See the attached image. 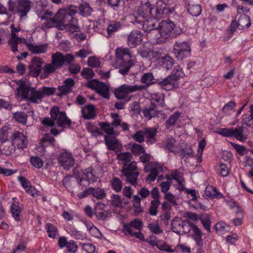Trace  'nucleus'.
Wrapping results in <instances>:
<instances>
[{"label":"nucleus","instance_id":"1","mask_svg":"<svg viewBox=\"0 0 253 253\" xmlns=\"http://www.w3.org/2000/svg\"><path fill=\"white\" fill-rule=\"evenodd\" d=\"M19 87L17 90L18 93L20 94L23 99L30 100L31 102L38 103L44 96H49L53 94L56 91V88L53 87L43 86L41 89L37 90L35 88L32 87L26 84L23 80H19L17 83Z\"/></svg>","mask_w":253,"mask_h":253},{"label":"nucleus","instance_id":"2","mask_svg":"<svg viewBox=\"0 0 253 253\" xmlns=\"http://www.w3.org/2000/svg\"><path fill=\"white\" fill-rule=\"evenodd\" d=\"M115 54L119 66V73L123 75H126L130 67L133 66L129 50L123 47L117 48L115 50Z\"/></svg>","mask_w":253,"mask_h":253},{"label":"nucleus","instance_id":"3","mask_svg":"<svg viewBox=\"0 0 253 253\" xmlns=\"http://www.w3.org/2000/svg\"><path fill=\"white\" fill-rule=\"evenodd\" d=\"M158 33L162 38L164 39H172L179 36L182 32V29L176 27L171 20H164L158 25Z\"/></svg>","mask_w":253,"mask_h":253},{"label":"nucleus","instance_id":"4","mask_svg":"<svg viewBox=\"0 0 253 253\" xmlns=\"http://www.w3.org/2000/svg\"><path fill=\"white\" fill-rule=\"evenodd\" d=\"M145 86H138V84L129 85L124 84L119 88L115 90V95L116 98L119 99H124L128 102L130 100L131 97H128V94L137 91L143 90Z\"/></svg>","mask_w":253,"mask_h":253},{"label":"nucleus","instance_id":"5","mask_svg":"<svg viewBox=\"0 0 253 253\" xmlns=\"http://www.w3.org/2000/svg\"><path fill=\"white\" fill-rule=\"evenodd\" d=\"M243 127L237 128H222L217 133L224 137H234L239 141H245L247 139V135L243 133Z\"/></svg>","mask_w":253,"mask_h":253},{"label":"nucleus","instance_id":"6","mask_svg":"<svg viewBox=\"0 0 253 253\" xmlns=\"http://www.w3.org/2000/svg\"><path fill=\"white\" fill-rule=\"evenodd\" d=\"M50 115L53 120L56 121L58 126L62 128L70 126L71 121L67 118L64 112H60L58 107L54 106L50 111Z\"/></svg>","mask_w":253,"mask_h":253},{"label":"nucleus","instance_id":"7","mask_svg":"<svg viewBox=\"0 0 253 253\" xmlns=\"http://www.w3.org/2000/svg\"><path fill=\"white\" fill-rule=\"evenodd\" d=\"M190 51L189 44L187 42H177L174 45L173 53L179 60H181L190 55Z\"/></svg>","mask_w":253,"mask_h":253},{"label":"nucleus","instance_id":"8","mask_svg":"<svg viewBox=\"0 0 253 253\" xmlns=\"http://www.w3.org/2000/svg\"><path fill=\"white\" fill-rule=\"evenodd\" d=\"M154 6L151 4L148 1L142 3L138 7L137 14L139 17L143 19L147 18H153Z\"/></svg>","mask_w":253,"mask_h":253},{"label":"nucleus","instance_id":"9","mask_svg":"<svg viewBox=\"0 0 253 253\" xmlns=\"http://www.w3.org/2000/svg\"><path fill=\"white\" fill-rule=\"evenodd\" d=\"M44 64L43 60L38 57L32 59V63L29 66L30 75L34 77H37L41 75L42 65Z\"/></svg>","mask_w":253,"mask_h":253},{"label":"nucleus","instance_id":"10","mask_svg":"<svg viewBox=\"0 0 253 253\" xmlns=\"http://www.w3.org/2000/svg\"><path fill=\"white\" fill-rule=\"evenodd\" d=\"M58 161L60 165L66 170L70 169L75 164V159L71 154L64 152L60 154Z\"/></svg>","mask_w":253,"mask_h":253},{"label":"nucleus","instance_id":"11","mask_svg":"<svg viewBox=\"0 0 253 253\" xmlns=\"http://www.w3.org/2000/svg\"><path fill=\"white\" fill-rule=\"evenodd\" d=\"M173 9H170L166 3H158L157 8H154L153 18H163L172 13Z\"/></svg>","mask_w":253,"mask_h":253},{"label":"nucleus","instance_id":"12","mask_svg":"<svg viewBox=\"0 0 253 253\" xmlns=\"http://www.w3.org/2000/svg\"><path fill=\"white\" fill-rule=\"evenodd\" d=\"M12 138L14 146H16L18 149H24L28 145V140L26 136L20 132H14Z\"/></svg>","mask_w":253,"mask_h":253},{"label":"nucleus","instance_id":"13","mask_svg":"<svg viewBox=\"0 0 253 253\" xmlns=\"http://www.w3.org/2000/svg\"><path fill=\"white\" fill-rule=\"evenodd\" d=\"M156 82H157L163 89L167 90H170L174 88H177L178 86L177 82L171 75L168 76L162 81L158 80Z\"/></svg>","mask_w":253,"mask_h":253},{"label":"nucleus","instance_id":"14","mask_svg":"<svg viewBox=\"0 0 253 253\" xmlns=\"http://www.w3.org/2000/svg\"><path fill=\"white\" fill-rule=\"evenodd\" d=\"M105 144L108 150L115 152L121 151L122 145L115 137L104 136Z\"/></svg>","mask_w":253,"mask_h":253},{"label":"nucleus","instance_id":"15","mask_svg":"<svg viewBox=\"0 0 253 253\" xmlns=\"http://www.w3.org/2000/svg\"><path fill=\"white\" fill-rule=\"evenodd\" d=\"M75 83L71 78L65 80L63 84L58 87L59 93L57 94L58 96L61 97L70 93L72 90V87L75 86Z\"/></svg>","mask_w":253,"mask_h":253},{"label":"nucleus","instance_id":"16","mask_svg":"<svg viewBox=\"0 0 253 253\" xmlns=\"http://www.w3.org/2000/svg\"><path fill=\"white\" fill-rule=\"evenodd\" d=\"M17 13L20 18L26 16L30 11L32 2L29 0H18L17 1Z\"/></svg>","mask_w":253,"mask_h":253},{"label":"nucleus","instance_id":"17","mask_svg":"<svg viewBox=\"0 0 253 253\" xmlns=\"http://www.w3.org/2000/svg\"><path fill=\"white\" fill-rule=\"evenodd\" d=\"M14 149L15 147L12 141L7 139H0V154L9 156Z\"/></svg>","mask_w":253,"mask_h":253},{"label":"nucleus","instance_id":"18","mask_svg":"<svg viewBox=\"0 0 253 253\" xmlns=\"http://www.w3.org/2000/svg\"><path fill=\"white\" fill-rule=\"evenodd\" d=\"M142 36L140 31L134 30L129 35L127 39V44L132 48L139 44L142 41Z\"/></svg>","mask_w":253,"mask_h":253},{"label":"nucleus","instance_id":"19","mask_svg":"<svg viewBox=\"0 0 253 253\" xmlns=\"http://www.w3.org/2000/svg\"><path fill=\"white\" fill-rule=\"evenodd\" d=\"M154 18H147L141 21L143 23V28L145 32H149L153 30H158V24L160 23Z\"/></svg>","mask_w":253,"mask_h":253},{"label":"nucleus","instance_id":"20","mask_svg":"<svg viewBox=\"0 0 253 253\" xmlns=\"http://www.w3.org/2000/svg\"><path fill=\"white\" fill-rule=\"evenodd\" d=\"M143 226L142 222L137 219H134L129 223H125L124 225V228L128 234H132L134 229L140 231Z\"/></svg>","mask_w":253,"mask_h":253},{"label":"nucleus","instance_id":"21","mask_svg":"<svg viewBox=\"0 0 253 253\" xmlns=\"http://www.w3.org/2000/svg\"><path fill=\"white\" fill-rule=\"evenodd\" d=\"M57 16L59 18V26L64 27V28L69 25V22L72 20L73 17L68 13L65 12L63 9L60 10L57 13Z\"/></svg>","mask_w":253,"mask_h":253},{"label":"nucleus","instance_id":"22","mask_svg":"<svg viewBox=\"0 0 253 253\" xmlns=\"http://www.w3.org/2000/svg\"><path fill=\"white\" fill-rule=\"evenodd\" d=\"M82 114L83 118L85 120L94 118L96 116L94 106L92 104H89L83 107Z\"/></svg>","mask_w":253,"mask_h":253},{"label":"nucleus","instance_id":"23","mask_svg":"<svg viewBox=\"0 0 253 253\" xmlns=\"http://www.w3.org/2000/svg\"><path fill=\"white\" fill-rule=\"evenodd\" d=\"M111 117L113 119L111 123V125L116 127L120 126L124 131H127L129 130L128 125L125 122H122V120L119 118V115L117 113H111Z\"/></svg>","mask_w":253,"mask_h":253},{"label":"nucleus","instance_id":"24","mask_svg":"<svg viewBox=\"0 0 253 253\" xmlns=\"http://www.w3.org/2000/svg\"><path fill=\"white\" fill-rule=\"evenodd\" d=\"M157 129L154 127H148L144 130L145 137L147 144H153L156 142V135Z\"/></svg>","mask_w":253,"mask_h":253},{"label":"nucleus","instance_id":"25","mask_svg":"<svg viewBox=\"0 0 253 253\" xmlns=\"http://www.w3.org/2000/svg\"><path fill=\"white\" fill-rule=\"evenodd\" d=\"M83 173V176L80 179L79 183L85 180L89 184L97 180V177L93 174L91 168L84 169Z\"/></svg>","mask_w":253,"mask_h":253},{"label":"nucleus","instance_id":"26","mask_svg":"<svg viewBox=\"0 0 253 253\" xmlns=\"http://www.w3.org/2000/svg\"><path fill=\"white\" fill-rule=\"evenodd\" d=\"M57 68L52 63H46L42 67L43 72L40 75V78L44 79L48 78L50 75L55 72Z\"/></svg>","mask_w":253,"mask_h":253},{"label":"nucleus","instance_id":"27","mask_svg":"<svg viewBox=\"0 0 253 253\" xmlns=\"http://www.w3.org/2000/svg\"><path fill=\"white\" fill-rule=\"evenodd\" d=\"M122 28V25L119 21H112L109 22L107 28V37H110Z\"/></svg>","mask_w":253,"mask_h":253},{"label":"nucleus","instance_id":"28","mask_svg":"<svg viewBox=\"0 0 253 253\" xmlns=\"http://www.w3.org/2000/svg\"><path fill=\"white\" fill-rule=\"evenodd\" d=\"M165 95L162 92H155L150 95L151 102H155L157 105L162 107L165 106Z\"/></svg>","mask_w":253,"mask_h":253},{"label":"nucleus","instance_id":"29","mask_svg":"<svg viewBox=\"0 0 253 253\" xmlns=\"http://www.w3.org/2000/svg\"><path fill=\"white\" fill-rule=\"evenodd\" d=\"M126 177V181L132 186L136 187L137 184L138 176L139 174L138 171L122 172Z\"/></svg>","mask_w":253,"mask_h":253},{"label":"nucleus","instance_id":"30","mask_svg":"<svg viewBox=\"0 0 253 253\" xmlns=\"http://www.w3.org/2000/svg\"><path fill=\"white\" fill-rule=\"evenodd\" d=\"M143 114L145 117L147 118L148 120H150L158 115V111L154 103L151 102L149 107L146 108L143 110Z\"/></svg>","mask_w":253,"mask_h":253},{"label":"nucleus","instance_id":"31","mask_svg":"<svg viewBox=\"0 0 253 253\" xmlns=\"http://www.w3.org/2000/svg\"><path fill=\"white\" fill-rule=\"evenodd\" d=\"M154 80V77L152 73H144L141 78V82L145 85H138V86H145L143 89H146L148 86L156 83L153 82Z\"/></svg>","mask_w":253,"mask_h":253},{"label":"nucleus","instance_id":"32","mask_svg":"<svg viewBox=\"0 0 253 253\" xmlns=\"http://www.w3.org/2000/svg\"><path fill=\"white\" fill-rule=\"evenodd\" d=\"M193 239L196 242V245L199 247L198 249L199 253H201L200 250L203 246V240L202 237V232L198 227H194L193 233Z\"/></svg>","mask_w":253,"mask_h":253},{"label":"nucleus","instance_id":"33","mask_svg":"<svg viewBox=\"0 0 253 253\" xmlns=\"http://www.w3.org/2000/svg\"><path fill=\"white\" fill-rule=\"evenodd\" d=\"M51 63L58 69L64 65L63 55L59 52L52 54Z\"/></svg>","mask_w":253,"mask_h":253},{"label":"nucleus","instance_id":"34","mask_svg":"<svg viewBox=\"0 0 253 253\" xmlns=\"http://www.w3.org/2000/svg\"><path fill=\"white\" fill-rule=\"evenodd\" d=\"M29 50L34 54H41L45 53L47 50V44L34 45L32 44L28 45Z\"/></svg>","mask_w":253,"mask_h":253},{"label":"nucleus","instance_id":"35","mask_svg":"<svg viewBox=\"0 0 253 253\" xmlns=\"http://www.w3.org/2000/svg\"><path fill=\"white\" fill-rule=\"evenodd\" d=\"M11 38L8 41V43L11 46L12 51L15 52L17 50V44L18 42H21V39L17 37L13 30H11Z\"/></svg>","mask_w":253,"mask_h":253},{"label":"nucleus","instance_id":"36","mask_svg":"<svg viewBox=\"0 0 253 253\" xmlns=\"http://www.w3.org/2000/svg\"><path fill=\"white\" fill-rule=\"evenodd\" d=\"M200 220L205 229L209 233L211 232V222L210 215L207 213L202 214L200 215Z\"/></svg>","mask_w":253,"mask_h":253},{"label":"nucleus","instance_id":"37","mask_svg":"<svg viewBox=\"0 0 253 253\" xmlns=\"http://www.w3.org/2000/svg\"><path fill=\"white\" fill-rule=\"evenodd\" d=\"M132 154L129 152H122L118 154L117 159L119 161L122 162L124 166L130 162L132 159Z\"/></svg>","mask_w":253,"mask_h":253},{"label":"nucleus","instance_id":"38","mask_svg":"<svg viewBox=\"0 0 253 253\" xmlns=\"http://www.w3.org/2000/svg\"><path fill=\"white\" fill-rule=\"evenodd\" d=\"M182 224L183 220L180 218L176 217L173 219L171 224L172 230L175 233L180 234L181 232Z\"/></svg>","mask_w":253,"mask_h":253},{"label":"nucleus","instance_id":"39","mask_svg":"<svg viewBox=\"0 0 253 253\" xmlns=\"http://www.w3.org/2000/svg\"><path fill=\"white\" fill-rule=\"evenodd\" d=\"M55 143V139L49 133L45 134L41 139L40 144L42 147H45L49 145L54 146Z\"/></svg>","mask_w":253,"mask_h":253},{"label":"nucleus","instance_id":"40","mask_svg":"<svg viewBox=\"0 0 253 253\" xmlns=\"http://www.w3.org/2000/svg\"><path fill=\"white\" fill-rule=\"evenodd\" d=\"M181 116V113L179 111H176L171 116H170L169 119L165 123V126L167 129H169L172 126H174L178 119Z\"/></svg>","mask_w":253,"mask_h":253},{"label":"nucleus","instance_id":"41","mask_svg":"<svg viewBox=\"0 0 253 253\" xmlns=\"http://www.w3.org/2000/svg\"><path fill=\"white\" fill-rule=\"evenodd\" d=\"M10 211L14 219L16 221H19L20 214L21 212V209L19 206V203H13L10 207Z\"/></svg>","mask_w":253,"mask_h":253},{"label":"nucleus","instance_id":"42","mask_svg":"<svg viewBox=\"0 0 253 253\" xmlns=\"http://www.w3.org/2000/svg\"><path fill=\"white\" fill-rule=\"evenodd\" d=\"M96 91L105 98H109V87L102 82L100 83L99 85H98Z\"/></svg>","mask_w":253,"mask_h":253},{"label":"nucleus","instance_id":"43","mask_svg":"<svg viewBox=\"0 0 253 253\" xmlns=\"http://www.w3.org/2000/svg\"><path fill=\"white\" fill-rule=\"evenodd\" d=\"M13 118L18 123L26 125L28 115L24 112H16L13 113Z\"/></svg>","mask_w":253,"mask_h":253},{"label":"nucleus","instance_id":"44","mask_svg":"<svg viewBox=\"0 0 253 253\" xmlns=\"http://www.w3.org/2000/svg\"><path fill=\"white\" fill-rule=\"evenodd\" d=\"M251 121H253V104L250 105L248 113L244 115L242 117L243 123L248 126H250L249 123Z\"/></svg>","mask_w":253,"mask_h":253},{"label":"nucleus","instance_id":"45","mask_svg":"<svg viewBox=\"0 0 253 253\" xmlns=\"http://www.w3.org/2000/svg\"><path fill=\"white\" fill-rule=\"evenodd\" d=\"M91 188V195L97 199H102L106 196V194L104 189L99 187Z\"/></svg>","mask_w":253,"mask_h":253},{"label":"nucleus","instance_id":"46","mask_svg":"<svg viewBox=\"0 0 253 253\" xmlns=\"http://www.w3.org/2000/svg\"><path fill=\"white\" fill-rule=\"evenodd\" d=\"M238 24L242 28H248L251 24L250 17L247 15H241L238 21Z\"/></svg>","mask_w":253,"mask_h":253},{"label":"nucleus","instance_id":"47","mask_svg":"<svg viewBox=\"0 0 253 253\" xmlns=\"http://www.w3.org/2000/svg\"><path fill=\"white\" fill-rule=\"evenodd\" d=\"M99 126L100 127V129L103 130L109 136L115 134V130L111 124H109L107 122H100Z\"/></svg>","mask_w":253,"mask_h":253},{"label":"nucleus","instance_id":"48","mask_svg":"<svg viewBox=\"0 0 253 253\" xmlns=\"http://www.w3.org/2000/svg\"><path fill=\"white\" fill-rule=\"evenodd\" d=\"M79 10L80 13L84 17L89 16L92 12V8L87 3L81 4L79 7Z\"/></svg>","mask_w":253,"mask_h":253},{"label":"nucleus","instance_id":"49","mask_svg":"<svg viewBox=\"0 0 253 253\" xmlns=\"http://www.w3.org/2000/svg\"><path fill=\"white\" fill-rule=\"evenodd\" d=\"M110 183L113 189L116 192H119L123 188V183L118 177H113L110 181Z\"/></svg>","mask_w":253,"mask_h":253},{"label":"nucleus","instance_id":"50","mask_svg":"<svg viewBox=\"0 0 253 253\" xmlns=\"http://www.w3.org/2000/svg\"><path fill=\"white\" fill-rule=\"evenodd\" d=\"M161 62L162 65L167 70L171 69L173 64V60L169 55L162 57Z\"/></svg>","mask_w":253,"mask_h":253},{"label":"nucleus","instance_id":"51","mask_svg":"<svg viewBox=\"0 0 253 253\" xmlns=\"http://www.w3.org/2000/svg\"><path fill=\"white\" fill-rule=\"evenodd\" d=\"M175 144V140L173 138H168L166 140L165 146L171 152L176 153L178 152V148Z\"/></svg>","mask_w":253,"mask_h":253},{"label":"nucleus","instance_id":"52","mask_svg":"<svg viewBox=\"0 0 253 253\" xmlns=\"http://www.w3.org/2000/svg\"><path fill=\"white\" fill-rule=\"evenodd\" d=\"M188 11L193 16H199L202 11V8L199 4H189Z\"/></svg>","mask_w":253,"mask_h":253},{"label":"nucleus","instance_id":"53","mask_svg":"<svg viewBox=\"0 0 253 253\" xmlns=\"http://www.w3.org/2000/svg\"><path fill=\"white\" fill-rule=\"evenodd\" d=\"M131 152L134 155H139L140 154H144L145 150L143 146L137 143H133L130 148Z\"/></svg>","mask_w":253,"mask_h":253},{"label":"nucleus","instance_id":"54","mask_svg":"<svg viewBox=\"0 0 253 253\" xmlns=\"http://www.w3.org/2000/svg\"><path fill=\"white\" fill-rule=\"evenodd\" d=\"M45 227L48 237L53 239L55 238L58 232L57 228L51 223H46Z\"/></svg>","mask_w":253,"mask_h":253},{"label":"nucleus","instance_id":"55","mask_svg":"<svg viewBox=\"0 0 253 253\" xmlns=\"http://www.w3.org/2000/svg\"><path fill=\"white\" fill-rule=\"evenodd\" d=\"M194 227L198 226L189 220L183 221V224H182L181 232L184 233H188L191 230H192L193 232L194 233Z\"/></svg>","mask_w":253,"mask_h":253},{"label":"nucleus","instance_id":"56","mask_svg":"<svg viewBox=\"0 0 253 253\" xmlns=\"http://www.w3.org/2000/svg\"><path fill=\"white\" fill-rule=\"evenodd\" d=\"M65 28H67L73 32H79L80 31V27L78 26L77 19L73 17L72 20L69 22V25H67Z\"/></svg>","mask_w":253,"mask_h":253},{"label":"nucleus","instance_id":"57","mask_svg":"<svg viewBox=\"0 0 253 253\" xmlns=\"http://www.w3.org/2000/svg\"><path fill=\"white\" fill-rule=\"evenodd\" d=\"M160 205L159 200H153L151 202L149 212L151 215L155 216L158 213V208Z\"/></svg>","mask_w":253,"mask_h":253},{"label":"nucleus","instance_id":"58","mask_svg":"<svg viewBox=\"0 0 253 253\" xmlns=\"http://www.w3.org/2000/svg\"><path fill=\"white\" fill-rule=\"evenodd\" d=\"M136 165L137 164L135 162L130 161L129 164L127 165H126V166H124V167L121 170V171L122 172L138 171V168Z\"/></svg>","mask_w":253,"mask_h":253},{"label":"nucleus","instance_id":"59","mask_svg":"<svg viewBox=\"0 0 253 253\" xmlns=\"http://www.w3.org/2000/svg\"><path fill=\"white\" fill-rule=\"evenodd\" d=\"M30 162L32 165L37 169H41L43 165L42 159L37 156H32L30 158Z\"/></svg>","mask_w":253,"mask_h":253},{"label":"nucleus","instance_id":"60","mask_svg":"<svg viewBox=\"0 0 253 253\" xmlns=\"http://www.w3.org/2000/svg\"><path fill=\"white\" fill-rule=\"evenodd\" d=\"M171 75L177 82L180 78L184 77L185 75L182 68L180 66H177L173 69Z\"/></svg>","mask_w":253,"mask_h":253},{"label":"nucleus","instance_id":"61","mask_svg":"<svg viewBox=\"0 0 253 253\" xmlns=\"http://www.w3.org/2000/svg\"><path fill=\"white\" fill-rule=\"evenodd\" d=\"M216 232L219 234H223L228 229V226L224 222H219L214 225Z\"/></svg>","mask_w":253,"mask_h":253},{"label":"nucleus","instance_id":"62","mask_svg":"<svg viewBox=\"0 0 253 253\" xmlns=\"http://www.w3.org/2000/svg\"><path fill=\"white\" fill-rule=\"evenodd\" d=\"M230 144L236 150L237 153L241 156H243L246 154V151H247V148L246 147L232 142H230Z\"/></svg>","mask_w":253,"mask_h":253},{"label":"nucleus","instance_id":"63","mask_svg":"<svg viewBox=\"0 0 253 253\" xmlns=\"http://www.w3.org/2000/svg\"><path fill=\"white\" fill-rule=\"evenodd\" d=\"M81 75L86 79H91L95 76L92 69L89 68H84L81 72Z\"/></svg>","mask_w":253,"mask_h":253},{"label":"nucleus","instance_id":"64","mask_svg":"<svg viewBox=\"0 0 253 253\" xmlns=\"http://www.w3.org/2000/svg\"><path fill=\"white\" fill-rule=\"evenodd\" d=\"M87 65L93 68H97L100 66V61L95 56H91L88 58Z\"/></svg>","mask_w":253,"mask_h":253}]
</instances>
